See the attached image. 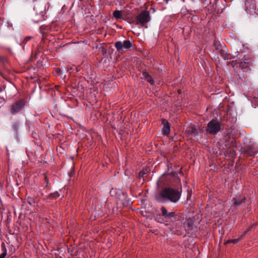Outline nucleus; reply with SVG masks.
I'll return each instance as SVG.
<instances>
[{
	"mask_svg": "<svg viewBox=\"0 0 258 258\" xmlns=\"http://www.w3.org/2000/svg\"><path fill=\"white\" fill-rule=\"evenodd\" d=\"M162 216L166 218L172 219L175 216V213L173 212H168L165 207H162L161 208Z\"/></svg>",
	"mask_w": 258,
	"mask_h": 258,
	"instance_id": "obj_7",
	"label": "nucleus"
},
{
	"mask_svg": "<svg viewBox=\"0 0 258 258\" xmlns=\"http://www.w3.org/2000/svg\"><path fill=\"white\" fill-rule=\"evenodd\" d=\"M160 196L164 201L176 203L180 198L181 191L173 188L166 187L161 191Z\"/></svg>",
	"mask_w": 258,
	"mask_h": 258,
	"instance_id": "obj_1",
	"label": "nucleus"
},
{
	"mask_svg": "<svg viewBox=\"0 0 258 258\" xmlns=\"http://www.w3.org/2000/svg\"><path fill=\"white\" fill-rule=\"evenodd\" d=\"M193 130L195 132L196 131V129H193Z\"/></svg>",
	"mask_w": 258,
	"mask_h": 258,
	"instance_id": "obj_20",
	"label": "nucleus"
},
{
	"mask_svg": "<svg viewBox=\"0 0 258 258\" xmlns=\"http://www.w3.org/2000/svg\"><path fill=\"white\" fill-rule=\"evenodd\" d=\"M133 45L129 40L122 41H117L115 43V46L118 51L127 50L132 47Z\"/></svg>",
	"mask_w": 258,
	"mask_h": 258,
	"instance_id": "obj_5",
	"label": "nucleus"
},
{
	"mask_svg": "<svg viewBox=\"0 0 258 258\" xmlns=\"http://www.w3.org/2000/svg\"><path fill=\"white\" fill-rule=\"evenodd\" d=\"M243 200H244V199H241L240 200H238L237 199H234L233 206H237L240 205L241 203H242Z\"/></svg>",
	"mask_w": 258,
	"mask_h": 258,
	"instance_id": "obj_12",
	"label": "nucleus"
},
{
	"mask_svg": "<svg viewBox=\"0 0 258 258\" xmlns=\"http://www.w3.org/2000/svg\"><path fill=\"white\" fill-rule=\"evenodd\" d=\"M56 71H59V70L58 69H56Z\"/></svg>",
	"mask_w": 258,
	"mask_h": 258,
	"instance_id": "obj_18",
	"label": "nucleus"
},
{
	"mask_svg": "<svg viewBox=\"0 0 258 258\" xmlns=\"http://www.w3.org/2000/svg\"><path fill=\"white\" fill-rule=\"evenodd\" d=\"M253 227H254V226H253V225H252V226H251V228H253Z\"/></svg>",
	"mask_w": 258,
	"mask_h": 258,
	"instance_id": "obj_19",
	"label": "nucleus"
},
{
	"mask_svg": "<svg viewBox=\"0 0 258 258\" xmlns=\"http://www.w3.org/2000/svg\"><path fill=\"white\" fill-rule=\"evenodd\" d=\"M162 123L163 125V127L162 128L163 134L164 135H169L170 132V126L169 123L167 120L165 119H163L162 120Z\"/></svg>",
	"mask_w": 258,
	"mask_h": 258,
	"instance_id": "obj_6",
	"label": "nucleus"
},
{
	"mask_svg": "<svg viewBox=\"0 0 258 258\" xmlns=\"http://www.w3.org/2000/svg\"><path fill=\"white\" fill-rule=\"evenodd\" d=\"M136 23L141 26H144L150 21V12L148 11H143L136 18Z\"/></svg>",
	"mask_w": 258,
	"mask_h": 258,
	"instance_id": "obj_2",
	"label": "nucleus"
},
{
	"mask_svg": "<svg viewBox=\"0 0 258 258\" xmlns=\"http://www.w3.org/2000/svg\"><path fill=\"white\" fill-rule=\"evenodd\" d=\"M239 240V239H232V240H227L226 242H225V244H227L230 242L235 244V243H237Z\"/></svg>",
	"mask_w": 258,
	"mask_h": 258,
	"instance_id": "obj_14",
	"label": "nucleus"
},
{
	"mask_svg": "<svg viewBox=\"0 0 258 258\" xmlns=\"http://www.w3.org/2000/svg\"><path fill=\"white\" fill-rule=\"evenodd\" d=\"M3 253L0 254V258H5L7 254V250L5 247L3 248Z\"/></svg>",
	"mask_w": 258,
	"mask_h": 258,
	"instance_id": "obj_13",
	"label": "nucleus"
},
{
	"mask_svg": "<svg viewBox=\"0 0 258 258\" xmlns=\"http://www.w3.org/2000/svg\"><path fill=\"white\" fill-rule=\"evenodd\" d=\"M25 103L24 100H20L10 106V112L12 114H16L20 112L25 107Z\"/></svg>",
	"mask_w": 258,
	"mask_h": 258,
	"instance_id": "obj_4",
	"label": "nucleus"
},
{
	"mask_svg": "<svg viewBox=\"0 0 258 258\" xmlns=\"http://www.w3.org/2000/svg\"><path fill=\"white\" fill-rule=\"evenodd\" d=\"M20 127V122L19 121H15L12 125V128L13 131L15 133H17Z\"/></svg>",
	"mask_w": 258,
	"mask_h": 258,
	"instance_id": "obj_10",
	"label": "nucleus"
},
{
	"mask_svg": "<svg viewBox=\"0 0 258 258\" xmlns=\"http://www.w3.org/2000/svg\"><path fill=\"white\" fill-rule=\"evenodd\" d=\"M33 203V201L32 199H31V201H29V203L30 204V205H32Z\"/></svg>",
	"mask_w": 258,
	"mask_h": 258,
	"instance_id": "obj_17",
	"label": "nucleus"
},
{
	"mask_svg": "<svg viewBox=\"0 0 258 258\" xmlns=\"http://www.w3.org/2000/svg\"><path fill=\"white\" fill-rule=\"evenodd\" d=\"M174 227L171 230L172 233H176L179 234L178 231L180 230L181 226L182 225V222L180 220L176 221L173 224Z\"/></svg>",
	"mask_w": 258,
	"mask_h": 258,
	"instance_id": "obj_8",
	"label": "nucleus"
},
{
	"mask_svg": "<svg viewBox=\"0 0 258 258\" xmlns=\"http://www.w3.org/2000/svg\"><path fill=\"white\" fill-rule=\"evenodd\" d=\"M113 16L116 19H123L122 14L120 11L116 10L114 11Z\"/></svg>",
	"mask_w": 258,
	"mask_h": 258,
	"instance_id": "obj_11",
	"label": "nucleus"
},
{
	"mask_svg": "<svg viewBox=\"0 0 258 258\" xmlns=\"http://www.w3.org/2000/svg\"><path fill=\"white\" fill-rule=\"evenodd\" d=\"M143 75L145 79L149 82L151 85L154 84V80L152 79V77L146 72H144L143 73Z\"/></svg>",
	"mask_w": 258,
	"mask_h": 258,
	"instance_id": "obj_9",
	"label": "nucleus"
},
{
	"mask_svg": "<svg viewBox=\"0 0 258 258\" xmlns=\"http://www.w3.org/2000/svg\"><path fill=\"white\" fill-rule=\"evenodd\" d=\"M148 171H146V172L144 170H143L140 173V176H143V175L146 174Z\"/></svg>",
	"mask_w": 258,
	"mask_h": 258,
	"instance_id": "obj_15",
	"label": "nucleus"
},
{
	"mask_svg": "<svg viewBox=\"0 0 258 258\" xmlns=\"http://www.w3.org/2000/svg\"><path fill=\"white\" fill-rule=\"evenodd\" d=\"M220 130V123L217 120H212L208 123L206 131L211 134L215 135L218 133Z\"/></svg>",
	"mask_w": 258,
	"mask_h": 258,
	"instance_id": "obj_3",
	"label": "nucleus"
},
{
	"mask_svg": "<svg viewBox=\"0 0 258 258\" xmlns=\"http://www.w3.org/2000/svg\"><path fill=\"white\" fill-rule=\"evenodd\" d=\"M59 196V195L58 194V192H56V193L54 194L53 197L56 198V197H58Z\"/></svg>",
	"mask_w": 258,
	"mask_h": 258,
	"instance_id": "obj_16",
	"label": "nucleus"
}]
</instances>
